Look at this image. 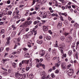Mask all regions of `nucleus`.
Masks as SVG:
<instances>
[{
	"instance_id": "f257e3e1",
	"label": "nucleus",
	"mask_w": 79,
	"mask_h": 79,
	"mask_svg": "<svg viewBox=\"0 0 79 79\" xmlns=\"http://www.w3.org/2000/svg\"><path fill=\"white\" fill-rule=\"evenodd\" d=\"M35 28H33L32 30H31L32 31H31L29 32L28 33V36H31L33 34V33H34V35H35L37 34V31H35Z\"/></svg>"
},
{
	"instance_id": "f03ea898",
	"label": "nucleus",
	"mask_w": 79,
	"mask_h": 79,
	"mask_svg": "<svg viewBox=\"0 0 79 79\" xmlns=\"http://www.w3.org/2000/svg\"><path fill=\"white\" fill-rule=\"evenodd\" d=\"M73 40V38L71 36H69L66 39V42L68 44H70Z\"/></svg>"
},
{
	"instance_id": "7ed1b4c3",
	"label": "nucleus",
	"mask_w": 79,
	"mask_h": 79,
	"mask_svg": "<svg viewBox=\"0 0 79 79\" xmlns=\"http://www.w3.org/2000/svg\"><path fill=\"white\" fill-rule=\"evenodd\" d=\"M66 67L67 66L66 65L65 63L63 62L61 64V68L62 69L64 70V69H66Z\"/></svg>"
},
{
	"instance_id": "20e7f679",
	"label": "nucleus",
	"mask_w": 79,
	"mask_h": 79,
	"mask_svg": "<svg viewBox=\"0 0 79 79\" xmlns=\"http://www.w3.org/2000/svg\"><path fill=\"white\" fill-rule=\"evenodd\" d=\"M32 23V21L30 20L29 21H27L23 23L24 26H27V25H30Z\"/></svg>"
},
{
	"instance_id": "39448f33",
	"label": "nucleus",
	"mask_w": 79,
	"mask_h": 79,
	"mask_svg": "<svg viewBox=\"0 0 79 79\" xmlns=\"http://www.w3.org/2000/svg\"><path fill=\"white\" fill-rule=\"evenodd\" d=\"M45 53V51L44 50H41L40 51L39 54L42 56H44V55Z\"/></svg>"
},
{
	"instance_id": "423d86ee",
	"label": "nucleus",
	"mask_w": 79,
	"mask_h": 79,
	"mask_svg": "<svg viewBox=\"0 0 79 79\" xmlns=\"http://www.w3.org/2000/svg\"><path fill=\"white\" fill-rule=\"evenodd\" d=\"M43 29L44 31L46 32L48 30V27H46L45 26H43Z\"/></svg>"
},
{
	"instance_id": "0eeeda50",
	"label": "nucleus",
	"mask_w": 79,
	"mask_h": 79,
	"mask_svg": "<svg viewBox=\"0 0 79 79\" xmlns=\"http://www.w3.org/2000/svg\"><path fill=\"white\" fill-rule=\"evenodd\" d=\"M58 48L59 50H62V49H63L64 48V46L61 44H60L58 46Z\"/></svg>"
},
{
	"instance_id": "6e6552de",
	"label": "nucleus",
	"mask_w": 79,
	"mask_h": 79,
	"mask_svg": "<svg viewBox=\"0 0 79 79\" xmlns=\"http://www.w3.org/2000/svg\"><path fill=\"white\" fill-rule=\"evenodd\" d=\"M6 39L7 41L6 43V44L9 45V44H10V40L11 39V38L10 37H7L6 38Z\"/></svg>"
},
{
	"instance_id": "1a4fd4ad",
	"label": "nucleus",
	"mask_w": 79,
	"mask_h": 79,
	"mask_svg": "<svg viewBox=\"0 0 79 79\" xmlns=\"http://www.w3.org/2000/svg\"><path fill=\"white\" fill-rule=\"evenodd\" d=\"M14 40H15L14 41L15 43H16V42H20V40H21V38L19 37L18 39H15Z\"/></svg>"
},
{
	"instance_id": "9d476101",
	"label": "nucleus",
	"mask_w": 79,
	"mask_h": 79,
	"mask_svg": "<svg viewBox=\"0 0 79 79\" xmlns=\"http://www.w3.org/2000/svg\"><path fill=\"white\" fill-rule=\"evenodd\" d=\"M62 26V24H61V22H59L58 23L57 26V27L58 29H60L61 27V26Z\"/></svg>"
},
{
	"instance_id": "9b49d317",
	"label": "nucleus",
	"mask_w": 79,
	"mask_h": 79,
	"mask_svg": "<svg viewBox=\"0 0 79 79\" xmlns=\"http://www.w3.org/2000/svg\"><path fill=\"white\" fill-rule=\"evenodd\" d=\"M40 74L41 76H47V74L45 73V72L44 71H43L42 72H41L40 73Z\"/></svg>"
},
{
	"instance_id": "f8f14e48",
	"label": "nucleus",
	"mask_w": 79,
	"mask_h": 79,
	"mask_svg": "<svg viewBox=\"0 0 79 79\" xmlns=\"http://www.w3.org/2000/svg\"><path fill=\"white\" fill-rule=\"evenodd\" d=\"M21 16L20 15H15L14 17V19H20Z\"/></svg>"
},
{
	"instance_id": "ddd939ff",
	"label": "nucleus",
	"mask_w": 79,
	"mask_h": 79,
	"mask_svg": "<svg viewBox=\"0 0 79 79\" xmlns=\"http://www.w3.org/2000/svg\"><path fill=\"white\" fill-rule=\"evenodd\" d=\"M20 32L21 33H22V34H24V33H25V29L24 28H23L20 31Z\"/></svg>"
},
{
	"instance_id": "4468645a",
	"label": "nucleus",
	"mask_w": 79,
	"mask_h": 79,
	"mask_svg": "<svg viewBox=\"0 0 79 79\" xmlns=\"http://www.w3.org/2000/svg\"><path fill=\"white\" fill-rule=\"evenodd\" d=\"M16 31H13L11 35L12 37H14L15 36V35H16Z\"/></svg>"
},
{
	"instance_id": "2eb2a0df",
	"label": "nucleus",
	"mask_w": 79,
	"mask_h": 79,
	"mask_svg": "<svg viewBox=\"0 0 79 79\" xmlns=\"http://www.w3.org/2000/svg\"><path fill=\"white\" fill-rule=\"evenodd\" d=\"M55 6H58L59 8H61V4L59 3L55 4Z\"/></svg>"
},
{
	"instance_id": "dca6fc26",
	"label": "nucleus",
	"mask_w": 79,
	"mask_h": 79,
	"mask_svg": "<svg viewBox=\"0 0 79 79\" xmlns=\"http://www.w3.org/2000/svg\"><path fill=\"white\" fill-rule=\"evenodd\" d=\"M15 77H16V78H18L19 77V71H18L17 72L15 73Z\"/></svg>"
},
{
	"instance_id": "f3484780",
	"label": "nucleus",
	"mask_w": 79,
	"mask_h": 79,
	"mask_svg": "<svg viewBox=\"0 0 79 79\" xmlns=\"http://www.w3.org/2000/svg\"><path fill=\"white\" fill-rule=\"evenodd\" d=\"M73 73L72 72H70V71H68V73H67V74H68V76H71L72 75H73Z\"/></svg>"
},
{
	"instance_id": "a211bd4d",
	"label": "nucleus",
	"mask_w": 79,
	"mask_h": 79,
	"mask_svg": "<svg viewBox=\"0 0 79 79\" xmlns=\"http://www.w3.org/2000/svg\"><path fill=\"white\" fill-rule=\"evenodd\" d=\"M25 58H29V53H26L24 56Z\"/></svg>"
},
{
	"instance_id": "6ab92c4d",
	"label": "nucleus",
	"mask_w": 79,
	"mask_h": 79,
	"mask_svg": "<svg viewBox=\"0 0 79 79\" xmlns=\"http://www.w3.org/2000/svg\"><path fill=\"white\" fill-rule=\"evenodd\" d=\"M12 65L13 66V68H16V64L15 62H12Z\"/></svg>"
},
{
	"instance_id": "aec40b11",
	"label": "nucleus",
	"mask_w": 79,
	"mask_h": 79,
	"mask_svg": "<svg viewBox=\"0 0 79 79\" xmlns=\"http://www.w3.org/2000/svg\"><path fill=\"white\" fill-rule=\"evenodd\" d=\"M41 63H39L40 66H42V67H43V68H44V69H45V65H44V64H42Z\"/></svg>"
},
{
	"instance_id": "412c9836",
	"label": "nucleus",
	"mask_w": 79,
	"mask_h": 79,
	"mask_svg": "<svg viewBox=\"0 0 79 79\" xmlns=\"http://www.w3.org/2000/svg\"><path fill=\"white\" fill-rule=\"evenodd\" d=\"M66 54H63L61 56V58L62 59H64V58H66Z\"/></svg>"
},
{
	"instance_id": "4be33fe9",
	"label": "nucleus",
	"mask_w": 79,
	"mask_h": 79,
	"mask_svg": "<svg viewBox=\"0 0 79 79\" xmlns=\"http://www.w3.org/2000/svg\"><path fill=\"white\" fill-rule=\"evenodd\" d=\"M34 77V75L32 74H30L29 75V77L30 79H32Z\"/></svg>"
},
{
	"instance_id": "5701e85b",
	"label": "nucleus",
	"mask_w": 79,
	"mask_h": 79,
	"mask_svg": "<svg viewBox=\"0 0 79 79\" xmlns=\"http://www.w3.org/2000/svg\"><path fill=\"white\" fill-rule=\"evenodd\" d=\"M53 46L54 47H58V42L57 41H56V44H54Z\"/></svg>"
},
{
	"instance_id": "b1692460",
	"label": "nucleus",
	"mask_w": 79,
	"mask_h": 79,
	"mask_svg": "<svg viewBox=\"0 0 79 79\" xmlns=\"http://www.w3.org/2000/svg\"><path fill=\"white\" fill-rule=\"evenodd\" d=\"M46 39L47 40H51V37L49 36H48L46 37Z\"/></svg>"
},
{
	"instance_id": "393cba45",
	"label": "nucleus",
	"mask_w": 79,
	"mask_h": 79,
	"mask_svg": "<svg viewBox=\"0 0 79 79\" xmlns=\"http://www.w3.org/2000/svg\"><path fill=\"white\" fill-rule=\"evenodd\" d=\"M11 27L12 28H13V31L15 30H16V26L15 25H12Z\"/></svg>"
},
{
	"instance_id": "a878e982",
	"label": "nucleus",
	"mask_w": 79,
	"mask_h": 79,
	"mask_svg": "<svg viewBox=\"0 0 79 79\" xmlns=\"http://www.w3.org/2000/svg\"><path fill=\"white\" fill-rule=\"evenodd\" d=\"M2 14L3 16H4V15H6L7 14V11L6 10H4L3 12H2Z\"/></svg>"
},
{
	"instance_id": "bb28decb",
	"label": "nucleus",
	"mask_w": 79,
	"mask_h": 79,
	"mask_svg": "<svg viewBox=\"0 0 79 79\" xmlns=\"http://www.w3.org/2000/svg\"><path fill=\"white\" fill-rule=\"evenodd\" d=\"M60 39L62 41H64V39H65V38L64 36H62L60 37Z\"/></svg>"
},
{
	"instance_id": "cd10ccee",
	"label": "nucleus",
	"mask_w": 79,
	"mask_h": 79,
	"mask_svg": "<svg viewBox=\"0 0 79 79\" xmlns=\"http://www.w3.org/2000/svg\"><path fill=\"white\" fill-rule=\"evenodd\" d=\"M56 50L54 49L52 51V53L53 55H56Z\"/></svg>"
},
{
	"instance_id": "c85d7f7f",
	"label": "nucleus",
	"mask_w": 79,
	"mask_h": 79,
	"mask_svg": "<svg viewBox=\"0 0 79 79\" xmlns=\"http://www.w3.org/2000/svg\"><path fill=\"white\" fill-rule=\"evenodd\" d=\"M24 38H25V39H27L29 38V35L28 34H26L24 35L23 36Z\"/></svg>"
},
{
	"instance_id": "c756f323",
	"label": "nucleus",
	"mask_w": 79,
	"mask_h": 79,
	"mask_svg": "<svg viewBox=\"0 0 79 79\" xmlns=\"http://www.w3.org/2000/svg\"><path fill=\"white\" fill-rule=\"evenodd\" d=\"M60 65V64L58 63H56L55 64V66L56 67H59V66Z\"/></svg>"
},
{
	"instance_id": "7c9ffc66",
	"label": "nucleus",
	"mask_w": 79,
	"mask_h": 79,
	"mask_svg": "<svg viewBox=\"0 0 79 79\" xmlns=\"http://www.w3.org/2000/svg\"><path fill=\"white\" fill-rule=\"evenodd\" d=\"M2 75H5V76H6L8 74V73L7 72H3L2 73Z\"/></svg>"
},
{
	"instance_id": "2f4dec72",
	"label": "nucleus",
	"mask_w": 79,
	"mask_h": 79,
	"mask_svg": "<svg viewBox=\"0 0 79 79\" xmlns=\"http://www.w3.org/2000/svg\"><path fill=\"white\" fill-rule=\"evenodd\" d=\"M62 15L65 16H67L68 14L66 12H64V13H62Z\"/></svg>"
},
{
	"instance_id": "473e14b6",
	"label": "nucleus",
	"mask_w": 79,
	"mask_h": 79,
	"mask_svg": "<svg viewBox=\"0 0 79 79\" xmlns=\"http://www.w3.org/2000/svg\"><path fill=\"white\" fill-rule=\"evenodd\" d=\"M47 0H43V1L41 2L42 5L44 4V3H46V2H47Z\"/></svg>"
},
{
	"instance_id": "72a5a7b5",
	"label": "nucleus",
	"mask_w": 79,
	"mask_h": 79,
	"mask_svg": "<svg viewBox=\"0 0 79 79\" xmlns=\"http://www.w3.org/2000/svg\"><path fill=\"white\" fill-rule=\"evenodd\" d=\"M21 52V50L20 49H19L17 50V53L18 54H20V53Z\"/></svg>"
},
{
	"instance_id": "f704fd0d",
	"label": "nucleus",
	"mask_w": 79,
	"mask_h": 79,
	"mask_svg": "<svg viewBox=\"0 0 79 79\" xmlns=\"http://www.w3.org/2000/svg\"><path fill=\"white\" fill-rule=\"evenodd\" d=\"M12 12L10 10L8 11L7 14L9 15H11Z\"/></svg>"
},
{
	"instance_id": "c9c22d12",
	"label": "nucleus",
	"mask_w": 79,
	"mask_h": 79,
	"mask_svg": "<svg viewBox=\"0 0 79 79\" xmlns=\"http://www.w3.org/2000/svg\"><path fill=\"white\" fill-rule=\"evenodd\" d=\"M45 57L48 60H49V58H50V56L49 55H48L47 56H45Z\"/></svg>"
},
{
	"instance_id": "e433bc0d",
	"label": "nucleus",
	"mask_w": 79,
	"mask_h": 79,
	"mask_svg": "<svg viewBox=\"0 0 79 79\" xmlns=\"http://www.w3.org/2000/svg\"><path fill=\"white\" fill-rule=\"evenodd\" d=\"M51 76L52 77V78H55V76L53 73L51 74Z\"/></svg>"
},
{
	"instance_id": "4c0bfd02",
	"label": "nucleus",
	"mask_w": 79,
	"mask_h": 79,
	"mask_svg": "<svg viewBox=\"0 0 79 79\" xmlns=\"http://www.w3.org/2000/svg\"><path fill=\"white\" fill-rule=\"evenodd\" d=\"M26 74L25 73H24L22 75V77L23 79H25L26 78Z\"/></svg>"
},
{
	"instance_id": "58836bf2",
	"label": "nucleus",
	"mask_w": 79,
	"mask_h": 79,
	"mask_svg": "<svg viewBox=\"0 0 79 79\" xmlns=\"http://www.w3.org/2000/svg\"><path fill=\"white\" fill-rule=\"evenodd\" d=\"M35 60L36 61V64H38V63H39V62H40V60H39L38 59H35Z\"/></svg>"
},
{
	"instance_id": "ea45409f",
	"label": "nucleus",
	"mask_w": 79,
	"mask_h": 79,
	"mask_svg": "<svg viewBox=\"0 0 79 79\" xmlns=\"http://www.w3.org/2000/svg\"><path fill=\"white\" fill-rule=\"evenodd\" d=\"M43 13H44L40 11V12L39 14L40 16H43L44 15Z\"/></svg>"
},
{
	"instance_id": "a19ab883",
	"label": "nucleus",
	"mask_w": 79,
	"mask_h": 79,
	"mask_svg": "<svg viewBox=\"0 0 79 79\" xmlns=\"http://www.w3.org/2000/svg\"><path fill=\"white\" fill-rule=\"evenodd\" d=\"M1 33L2 34H4L5 33V30L4 29H2L1 30Z\"/></svg>"
},
{
	"instance_id": "79ce46f5",
	"label": "nucleus",
	"mask_w": 79,
	"mask_h": 79,
	"mask_svg": "<svg viewBox=\"0 0 79 79\" xmlns=\"http://www.w3.org/2000/svg\"><path fill=\"white\" fill-rule=\"evenodd\" d=\"M69 71H70V73H74V71L73 69H70Z\"/></svg>"
},
{
	"instance_id": "37998d69",
	"label": "nucleus",
	"mask_w": 79,
	"mask_h": 79,
	"mask_svg": "<svg viewBox=\"0 0 79 79\" xmlns=\"http://www.w3.org/2000/svg\"><path fill=\"white\" fill-rule=\"evenodd\" d=\"M29 60H24V62H25V63H26V64H28V63H29Z\"/></svg>"
},
{
	"instance_id": "c03bdc74",
	"label": "nucleus",
	"mask_w": 79,
	"mask_h": 79,
	"mask_svg": "<svg viewBox=\"0 0 79 79\" xmlns=\"http://www.w3.org/2000/svg\"><path fill=\"white\" fill-rule=\"evenodd\" d=\"M22 49L24 51H27V50H28V49L26 48H23Z\"/></svg>"
},
{
	"instance_id": "a18cd8bd",
	"label": "nucleus",
	"mask_w": 79,
	"mask_h": 79,
	"mask_svg": "<svg viewBox=\"0 0 79 79\" xmlns=\"http://www.w3.org/2000/svg\"><path fill=\"white\" fill-rule=\"evenodd\" d=\"M73 37H76V32H74L73 34Z\"/></svg>"
},
{
	"instance_id": "49530a36",
	"label": "nucleus",
	"mask_w": 79,
	"mask_h": 79,
	"mask_svg": "<svg viewBox=\"0 0 79 79\" xmlns=\"http://www.w3.org/2000/svg\"><path fill=\"white\" fill-rule=\"evenodd\" d=\"M32 44V41H31V40H29L28 41V44Z\"/></svg>"
},
{
	"instance_id": "de8ad7c7",
	"label": "nucleus",
	"mask_w": 79,
	"mask_h": 79,
	"mask_svg": "<svg viewBox=\"0 0 79 79\" xmlns=\"http://www.w3.org/2000/svg\"><path fill=\"white\" fill-rule=\"evenodd\" d=\"M15 13H16L17 15H18L19 13V10H17L15 11Z\"/></svg>"
},
{
	"instance_id": "09e8293b",
	"label": "nucleus",
	"mask_w": 79,
	"mask_h": 79,
	"mask_svg": "<svg viewBox=\"0 0 79 79\" xmlns=\"http://www.w3.org/2000/svg\"><path fill=\"white\" fill-rule=\"evenodd\" d=\"M72 51H69V55H72Z\"/></svg>"
},
{
	"instance_id": "8fccbe9b",
	"label": "nucleus",
	"mask_w": 79,
	"mask_h": 79,
	"mask_svg": "<svg viewBox=\"0 0 79 79\" xmlns=\"http://www.w3.org/2000/svg\"><path fill=\"white\" fill-rule=\"evenodd\" d=\"M48 32L49 33V34H51V35H52V34H53V32H52V31H51V30H48Z\"/></svg>"
},
{
	"instance_id": "3c124183",
	"label": "nucleus",
	"mask_w": 79,
	"mask_h": 79,
	"mask_svg": "<svg viewBox=\"0 0 79 79\" xmlns=\"http://www.w3.org/2000/svg\"><path fill=\"white\" fill-rule=\"evenodd\" d=\"M60 20L61 21H64V20L63 19V17H62V16H60Z\"/></svg>"
},
{
	"instance_id": "603ef678",
	"label": "nucleus",
	"mask_w": 79,
	"mask_h": 79,
	"mask_svg": "<svg viewBox=\"0 0 79 79\" xmlns=\"http://www.w3.org/2000/svg\"><path fill=\"white\" fill-rule=\"evenodd\" d=\"M20 21H21V19H20L19 20H18L16 21V24H18V23H19V22H20Z\"/></svg>"
},
{
	"instance_id": "864d4df0",
	"label": "nucleus",
	"mask_w": 79,
	"mask_h": 79,
	"mask_svg": "<svg viewBox=\"0 0 79 79\" xmlns=\"http://www.w3.org/2000/svg\"><path fill=\"white\" fill-rule=\"evenodd\" d=\"M69 34V33H64V35H65V36H67Z\"/></svg>"
},
{
	"instance_id": "5fc2aeb1",
	"label": "nucleus",
	"mask_w": 79,
	"mask_h": 79,
	"mask_svg": "<svg viewBox=\"0 0 79 79\" xmlns=\"http://www.w3.org/2000/svg\"><path fill=\"white\" fill-rule=\"evenodd\" d=\"M42 79H46V76L45 75H43V76L42 77Z\"/></svg>"
},
{
	"instance_id": "6e6d98bb",
	"label": "nucleus",
	"mask_w": 79,
	"mask_h": 79,
	"mask_svg": "<svg viewBox=\"0 0 79 79\" xmlns=\"http://www.w3.org/2000/svg\"><path fill=\"white\" fill-rule=\"evenodd\" d=\"M23 6H24V5H21L19 6V8H23Z\"/></svg>"
},
{
	"instance_id": "4d7b16f0",
	"label": "nucleus",
	"mask_w": 79,
	"mask_h": 79,
	"mask_svg": "<svg viewBox=\"0 0 79 79\" xmlns=\"http://www.w3.org/2000/svg\"><path fill=\"white\" fill-rule=\"evenodd\" d=\"M16 15V12L14 11L13 13V16H15Z\"/></svg>"
},
{
	"instance_id": "13d9d810",
	"label": "nucleus",
	"mask_w": 79,
	"mask_h": 79,
	"mask_svg": "<svg viewBox=\"0 0 79 79\" xmlns=\"http://www.w3.org/2000/svg\"><path fill=\"white\" fill-rule=\"evenodd\" d=\"M3 50V47H2L0 48V52H2Z\"/></svg>"
},
{
	"instance_id": "bf43d9fd",
	"label": "nucleus",
	"mask_w": 79,
	"mask_h": 79,
	"mask_svg": "<svg viewBox=\"0 0 79 79\" xmlns=\"http://www.w3.org/2000/svg\"><path fill=\"white\" fill-rule=\"evenodd\" d=\"M2 16H3L2 12H0V18H2Z\"/></svg>"
},
{
	"instance_id": "052dcab7",
	"label": "nucleus",
	"mask_w": 79,
	"mask_h": 79,
	"mask_svg": "<svg viewBox=\"0 0 79 79\" xmlns=\"http://www.w3.org/2000/svg\"><path fill=\"white\" fill-rule=\"evenodd\" d=\"M25 20V19L23 18L21 19V21L22 22H24Z\"/></svg>"
},
{
	"instance_id": "680f3d73",
	"label": "nucleus",
	"mask_w": 79,
	"mask_h": 79,
	"mask_svg": "<svg viewBox=\"0 0 79 79\" xmlns=\"http://www.w3.org/2000/svg\"><path fill=\"white\" fill-rule=\"evenodd\" d=\"M29 69H30V67H28L26 68V70L27 71H29Z\"/></svg>"
},
{
	"instance_id": "e2e57ef3",
	"label": "nucleus",
	"mask_w": 79,
	"mask_h": 79,
	"mask_svg": "<svg viewBox=\"0 0 79 79\" xmlns=\"http://www.w3.org/2000/svg\"><path fill=\"white\" fill-rule=\"evenodd\" d=\"M6 52H8L10 50V48H6Z\"/></svg>"
},
{
	"instance_id": "0e129e2a",
	"label": "nucleus",
	"mask_w": 79,
	"mask_h": 79,
	"mask_svg": "<svg viewBox=\"0 0 79 79\" xmlns=\"http://www.w3.org/2000/svg\"><path fill=\"white\" fill-rule=\"evenodd\" d=\"M1 69H3V70H4V71H8L7 69H4L3 67H2Z\"/></svg>"
},
{
	"instance_id": "69168bd1",
	"label": "nucleus",
	"mask_w": 79,
	"mask_h": 79,
	"mask_svg": "<svg viewBox=\"0 0 79 79\" xmlns=\"http://www.w3.org/2000/svg\"><path fill=\"white\" fill-rule=\"evenodd\" d=\"M60 50L61 53H62V54H64V52L63 51V50L62 49H61Z\"/></svg>"
},
{
	"instance_id": "338daca9",
	"label": "nucleus",
	"mask_w": 79,
	"mask_h": 79,
	"mask_svg": "<svg viewBox=\"0 0 79 79\" xmlns=\"http://www.w3.org/2000/svg\"><path fill=\"white\" fill-rule=\"evenodd\" d=\"M59 73V70H58V69L56 70L55 71V73Z\"/></svg>"
},
{
	"instance_id": "774afa93",
	"label": "nucleus",
	"mask_w": 79,
	"mask_h": 79,
	"mask_svg": "<svg viewBox=\"0 0 79 79\" xmlns=\"http://www.w3.org/2000/svg\"><path fill=\"white\" fill-rule=\"evenodd\" d=\"M50 77V75H48L47 77H46V79H48L49 77Z\"/></svg>"
}]
</instances>
